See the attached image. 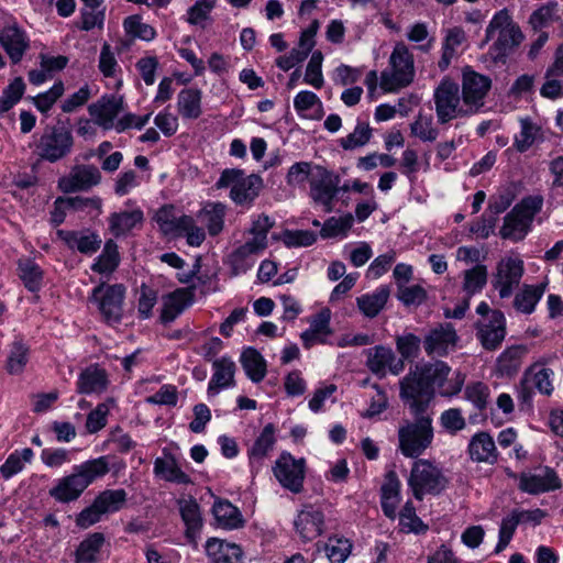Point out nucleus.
<instances>
[{
    "label": "nucleus",
    "instance_id": "obj_1",
    "mask_svg": "<svg viewBox=\"0 0 563 563\" xmlns=\"http://www.w3.org/2000/svg\"><path fill=\"white\" fill-rule=\"evenodd\" d=\"M450 372V366L443 361L416 366L400 382V398L402 401L413 402L419 410L421 406L429 408L435 388L441 396L457 395L462 390L465 376L457 372L454 377L448 379Z\"/></svg>",
    "mask_w": 563,
    "mask_h": 563
},
{
    "label": "nucleus",
    "instance_id": "obj_2",
    "mask_svg": "<svg viewBox=\"0 0 563 563\" xmlns=\"http://www.w3.org/2000/svg\"><path fill=\"white\" fill-rule=\"evenodd\" d=\"M408 405L413 420H404L398 429V449L406 457H419L432 443L433 427L432 418L426 407L413 406V402L404 401Z\"/></svg>",
    "mask_w": 563,
    "mask_h": 563
},
{
    "label": "nucleus",
    "instance_id": "obj_3",
    "mask_svg": "<svg viewBox=\"0 0 563 563\" xmlns=\"http://www.w3.org/2000/svg\"><path fill=\"white\" fill-rule=\"evenodd\" d=\"M522 40L523 34L520 27L514 22L508 10L503 9L496 12L489 21L481 47L489 41H494L489 53L495 60H501L520 45Z\"/></svg>",
    "mask_w": 563,
    "mask_h": 563
},
{
    "label": "nucleus",
    "instance_id": "obj_4",
    "mask_svg": "<svg viewBox=\"0 0 563 563\" xmlns=\"http://www.w3.org/2000/svg\"><path fill=\"white\" fill-rule=\"evenodd\" d=\"M415 59L404 42H397L389 56L388 68L380 73V88L395 92L408 87L415 79Z\"/></svg>",
    "mask_w": 563,
    "mask_h": 563
},
{
    "label": "nucleus",
    "instance_id": "obj_5",
    "mask_svg": "<svg viewBox=\"0 0 563 563\" xmlns=\"http://www.w3.org/2000/svg\"><path fill=\"white\" fill-rule=\"evenodd\" d=\"M543 207V198L539 195L521 199L504 218L499 234L504 240L522 241L530 232L534 217Z\"/></svg>",
    "mask_w": 563,
    "mask_h": 563
},
{
    "label": "nucleus",
    "instance_id": "obj_6",
    "mask_svg": "<svg viewBox=\"0 0 563 563\" xmlns=\"http://www.w3.org/2000/svg\"><path fill=\"white\" fill-rule=\"evenodd\" d=\"M448 485L449 478L437 464L426 459L413 462L408 486L417 500H422L426 495L438 496L446 489Z\"/></svg>",
    "mask_w": 563,
    "mask_h": 563
},
{
    "label": "nucleus",
    "instance_id": "obj_7",
    "mask_svg": "<svg viewBox=\"0 0 563 563\" xmlns=\"http://www.w3.org/2000/svg\"><path fill=\"white\" fill-rule=\"evenodd\" d=\"M217 188H231L230 198L239 206L252 205L263 188V179L256 174L245 175L243 169L227 168L216 183Z\"/></svg>",
    "mask_w": 563,
    "mask_h": 563
},
{
    "label": "nucleus",
    "instance_id": "obj_8",
    "mask_svg": "<svg viewBox=\"0 0 563 563\" xmlns=\"http://www.w3.org/2000/svg\"><path fill=\"white\" fill-rule=\"evenodd\" d=\"M461 99L462 95H460V87L456 82L449 78L440 81L433 92L438 123L446 124L456 118L472 114L464 103L461 104Z\"/></svg>",
    "mask_w": 563,
    "mask_h": 563
},
{
    "label": "nucleus",
    "instance_id": "obj_9",
    "mask_svg": "<svg viewBox=\"0 0 563 563\" xmlns=\"http://www.w3.org/2000/svg\"><path fill=\"white\" fill-rule=\"evenodd\" d=\"M71 131L64 125H48L36 143V153L41 159L56 163L67 157L74 147Z\"/></svg>",
    "mask_w": 563,
    "mask_h": 563
},
{
    "label": "nucleus",
    "instance_id": "obj_10",
    "mask_svg": "<svg viewBox=\"0 0 563 563\" xmlns=\"http://www.w3.org/2000/svg\"><path fill=\"white\" fill-rule=\"evenodd\" d=\"M124 297L125 287L122 284L101 283L92 289L90 300L97 305L104 322L115 324L120 323L123 317Z\"/></svg>",
    "mask_w": 563,
    "mask_h": 563
},
{
    "label": "nucleus",
    "instance_id": "obj_11",
    "mask_svg": "<svg viewBox=\"0 0 563 563\" xmlns=\"http://www.w3.org/2000/svg\"><path fill=\"white\" fill-rule=\"evenodd\" d=\"M340 176L328 168L316 165L310 183L309 196L314 203L320 205L325 212L334 208V200L340 192Z\"/></svg>",
    "mask_w": 563,
    "mask_h": 563
},
{
    "label": "nucleus",
    "instance_id": "obj_12",
    "mask_svg": "<svg viewBox=\"0 0 563 563\" xmlns=\"http://www.w3.org/2000/svg\"><path fill=\"white\" fill-rule=\"evenodd\" d=\"M525 273L523 261L518 257L500 260L492 276V287L498 291L501 299L509 298L519 286Z\"/></svg>",
    "mask_w": 563,
    "mask_h": 563
},
{
    "label": "nucleus",
    "instance_id": "obj_13",
    "mask_svg": "<svg viewBox=\"0 0 563 563\" xmlns=\"http://www.w3.org/2000/svg\"><path fill=\"white\" fill-rule=\"evenodd\" d=\"M273 473L285 489L294 494H299L302 490L306 474L303 459H295L290 453L283 452L275 461Z\"/></svg>",
    "mask_w": 563,
    "mask_h": 563
},
{
    "label": "nucleus",
    "instance_id": "obj_14",
    "mask_svg": "<svg viewBox=\"0 0 563 563\" xmlns=\"http://www.w3.org/2000/svg\"><path fill=\"white\" fill-rule=\"evenodd\" d=\"M492 87L489 77L465 67L462 77V100L472 114L478 112L484 106L485 97Z\"/></svg>",
    "mask_w": 563,
    "mask_h": 563
},
{
    "label": "nucleus",
    "instance_id": "obj_15",
    "mask_svg": "<svg viewBox=\"0 0 563 563\" xmlns=\"http://www.w3.org/2000/svg\"><path fill=\"white\" fill-rule=\"evenodd\" d=\"M124 108V98L121 95H103L88 106V113L95 123L108 131L115 130V119Z\"/></svg>",
    "mask_w": 563,
    "mask_h": 563
},
{
    "label": "nucleus",
    "instance_id": "obj_16",
    "mask_svg": "<svg viewBox=\"0 0 563 563\" xmlns=\"http://www.w3.org/2000/svg\"><path fill=\"white\" fill-rule=\"evenodd\" d=\"M476 338L487 351L497 350L506 336V318L500 310H495L489 319H478L475 323Z\"/></svg>",
    "mask_w": 563,
    "mask_h": 563
},
{
    "label": "nucleus",
    "instance_id": "obj_17",
    "mask_svg": "<svg viewBox=\"0 0 563 563\" xmlns=\"http://www.w3.org/2000/svg\"><path fill=\"white\" fill-rule=\"evenodd\" d=\"M294 527L303 542L312 541L324 532V514L314 505H305L296 516Z\"/></svg>",
    "mask_w": 563,
    "mask_h": 563
},
{
    "label": "nucleus",
    "instance_id": "obj_18",
    "mask_svg": "<svg viewBox=\"0 0 563 563\" xmlns=\"http://www.w3.org/2000/svg\"><path fill=\"white\" fill-rule=\"evenodd\" d=\"M367 368L376 376L383 378L387 372L398 375L405 369V363L402 360L397 358L394 351L384 345H376L366 351Z\"/></svg>",
    "mask_w": 563,
    "mask_h": 563
},
{
    "label": "nucleus",
    "instance_id": "obj_19",
    "mask_svg": "<svg viewBox=\"0 0 563 563\" xmlns=\"http://www.w3.org/2000/svg\"><path fill=\"white\" fill-rule=\"evenodd\" d=\"M518 487L521 492L538 495L561 488L562 482L553 468L544 466L537 473H521Z\"/></svg>",
    "mask_w": 563,
    "mask_h": 563
},
{
    "label": "nucleus",
    "instance_id": "obj_20",
    "mask_svg": "<svg viewBox=\"0 0 563 563\" xmlns=\"http://www.w3.org/2000/svg\"><path fill=\"white\" fill-rule=\"evenodd\" d=\"M0 45L9 56L12 64H19L30 48V38L26 32L16 22L8 24L0 30Z\"/></svg>",
    "mask_w": 563,
    "mask_h": 563
},
{
    "label": "nucleus",
    "instance_id": "obj_21",
    "mask_svg": "<svg viewBox=\"0 0 563 563\" xmlns=\"http://www.w3.org/2000/svg\"><path fill=\"white\" fill-rule=\"evenodd\" d=\"M457 334L451 323H441L431 329L423 340L426 353L437 356H444L457 342Z\"/></svg>",
    "mask_w": 563,
    "mask_h": 563
},
{
    "label": "nucleus",
    "instance_id": "obj_22",
    "mask_svg": "<svg viewBox=\"0 0 563 563\" xmlns=\"http://www.w3.org/2000/svg\"><path fill=\"white\" fill-rule=\"evenodd\" d=\"M181 520L186 527L185 538L188 543L197 548L198 540L202 530L203 521L201 517L200 506L192 497L181 498L177 501Z\"/></svg>",
    "mask_w": 563,
    "mask_h": 563
},
{
    "label": "nucleus",
    "instance_id": "obj_23",
    "mask_svg": "<svg viewBox=\"0 0 563 563\" xmlns=\"http://www.w3.org/2000/svg\"><path fill=\"white\" fill-rule=\"evenodd\" d=\"M162 452L163 456L156 457L154 461V475L168 483L178 485L191 484L190 476L181 470L173 452L167 448H164Z\"/></svg>",
    "mask_w": 563,
    "mask_h": 563
},
{
    "label": "nucleus",
    "instance_id": "obj_24",
    "mask_svg": "<svg viewBox=\"0 0 563 563\" xmlns=\"http://www.w3.org/2000/svg\"><path fill=\"white\" fill-rule=\"evenodd\" d=\"M58 239H60L68 249L76 250L82 254L91 255L101 246V239L98 233L90 230H57Z\"/></svg>",
    "mask_w": 563,
    "mask_h": 563
},
{
    "label": "nucleus",
    "instance_id": "obj_25",
    "mask_svg": "<svg viewBox=\"0 0 563 563\" xmlns=\"http://www.w3.org/2000/svg\"><path fill=\"white\" fill-rule=\"evenodd\" d=\"M108 373L98 364L89 365L78 375L76 391L81 395H101L109 386Z\"/></svg>",
    "mask_w": 563,
    "mask_h": 563
},
{
    "label": "nucleus",
    "instance_id": "obj_26",
    "mask_svg": "<svg viewBox=\"0 0 563 563\" xmlns=\"http://www.w3.org/2000/svg\"><path fill=\"white\" fill-rule=\"evenodd\" d=\"M196 285L178 288L167 295L163 302L161 321L165 324L173 322L186 308L190 307L195 298Z\"/></svg>",
    "mask_w": 563,
    "mask_h": 563
},
{
    "label": "nucleus",
    "instance_id": "obj_27",
    "mask_svg": "<svg viewBox=\"0 0 563 563\" xmlns=\"http://www.w3.org/2000/svg\"><path fill=\"white\" fill-rule=\"evenodd\" d=\"M467 453L473 462L485 463L488 465L496 464L499 456L495 440L485 431L476 432L471 438L467 445Z\"/></svg>",
    "mask_w": 563,
    "mask_h": 563
},
{
    "label": "nucleus",
    "instance_id": "obj_28",
    "mask_svg": "<svg viewBox=\"0 0 563 563\" xmlns=\"http://www.w3.org/2000/svg\"><path fill=\"white\" fill-rule=\"evenodd\" d=\"M101 180V174L95 165H77L69 176L60 181V187L65 192L88 190L98 185Z\"/></svg>",
    "mask_w": 563,
    "mask_h": 563
},
{
    "label": "nucleus",
    "instance_id": "obj_29",
    "mask_svg": "<svg viewBox=\"0 0 563 563\" xmlns=\"http://www.w3.org/2000/svg\"><path fill=\"white\" fill-rule=\"evenodd\" d=\"M331 311L328 308L320 310L312 316L310 327L300 334L305 349H311L316 344H325L332 334L330 328Z\"/></svg>",
    "mask_w": 563,
    "mask_h": 563
},
{
    "label": "nucleus",
    "instance_id": "obj_30",
    "mask_svg": "<svg viewBox=\"0 0 563 563\" xmlns=\"http://www.w3.org/2000/svg\"><path fill=\"white\" fill-rule=\"evenodd\" d=\"M276 441V428L273 423H267L247 450L250 465L253 470H258L263 465L264 460L273 451Z\"/></svg>",
    "mask_w": 563,
    "mask_h": 563
},
{
    "label": "nucleus",
    "instance_id": "obj_31",
    "mask_svg": "<svg viewBox=\"0 0 563 563\" xmlns=\"http://www.w3.org/2000/svg\"><path fill=\"white\" fill-rule=\"evenodd\" d=\"M213 374L208 384V394L217 395L221 389L235 385V363L228 356L217 358L212 363Z\"/></svg>",
    "mask_w": 563,
    "mask_h": 563
},
{
    "label": "nucleus",
    "instance_id": "obj_32",
    "mask_svg": "<svg viewBox=\"0 0 563 563\" xmlns=\"http://www.w3.org/2000/svg\"><path fill=\"white\" fill-rule=\"evenodd\" d=\"M85 490L84 485L73 471L69 475L58 478L48 490V495L58 503L68 504L77 500Z\"/></svg>",
    "mask_w": 563,
    "mask_h": 563
},
{
    "label": "nucleus",
    "instance_id": "obj_33",
    "mask_svg": "<svg viewBox=\"0 0 563 563\" xmlns=\"http://www.w3.org/2000/svg\"><path fill=\"white\" fill-rule=\"evenodd\" d=\"M227 207L222 202H207L198 212L197 219L212 238L218 236L224 229Z\"/></svg>",
    "mask_w": 563,
    "mask_h": 563
},
{
    "label": "nucleus",
    "instance_id": "obj_34",
    "mask_svg": "<svg viewBox=\"0 0 563 563\" xmlns=\"http://www.w3.org/2000/svg\"><path fill=\"white\" fill-rule=\"evenodd\" d=\"M104 544L106 537L102 532L87 534L75 550V563H98Z\"/></svg>",
    "mask_w": 563,
    "mask_h": 563
},
{
    "label": "nucleus",
    "instance_id": "obj_35",
    "mask_svg": "<svg viewBox=\"0 0 563 563\" xmlns=\"http://www.w3.org/2000/svg\"><path fill=\"white\" fill-rule=\"evenodd\" d=\"M466 33L460 26H454L445 31L442 42L441 57L438 62L440 71H445L452 60L457 57V48L466 42Z\"/></svg>",
    "mask_w": 563,
    "mask_h": 563
},
{
    "label": "nucleus",
    "instance_id": "obj_36",
    "mask_svg": "<svg viewBox=\"0 0 563 563\" xmlns=\"http://www.w3.org/2000/svg\"><path fill=\"white\" fill-rule=\"evenodd\" d=\"M202 91L198 88H184L177 95V112L183 120H197L202 114Z\"/></svg>",
    "mask_w": 563,
    "mask_h": 563
},
{
    "label": "nucleus",
    "instance_id": "obj_37",
    "mask_svg": "<svg viewBox=\"0 0 563 563\" xmlns=\"http://www.w3.org/2000/svg\"><path fill=\"white\" fill-rule=\"evenodd\" d=\"M400 501V481L396 472L390 471L385 476V483L380 488V506L387 518L394 519Z\"/></svg>",
    "mask_w": 563,
    "mask_h": 563
},
{
    "label": "nucleus",
    "instance_id": "obj_38",
    "mask_svg": "<svg viewBox=\"0 0 563 563\" xmlns=\"http://www.w3.org/2000/svg\"><path fill=\"white\" fill-rule=\"evenodd\" d=\"M110 457L108 455H102L97 459H91L86 462H82L79 465H75L73 471L76 473L77 477L84 485L85 489L88 488L93 482L99 478H102L110 471Z\"/></svg>",
    "mask_w": 563,
    "mask_h": 563
},
{
    "label": "nucleus",
    "instance_id": "obj_39",
    "mask_svg": "<svg viewBox=\"0 0 563 563\" xmlns=\"http://www.w3.org/2000/svg\"><path fill=\"white\" fill-rule=\"evenodd\" d=\"M265 247L252 239L236 247L229 257V263L235 275L245 273L254 264V257L261 254Z\"/></svg>",
    "mask_w": 563,
    "mask_h": 563
},
{
    "label": "nucleus",
    "instance_id": "obj_40",
    "mask_svg": "<svg viewBox=\"0 0 563 563\" xmlns=\"http://www.w3.org/2000/svg\"><path fill=\"white\" fill-rule=\"evenodd\" d=\"M212 514L217 525L227 530L243 527L244 520L238 507L225 499H218L212 506Z\"/></svg>",
    "mask_w": 563,
    "mask_h": 563
},
{
    "label": "nucleus",
    "instance_id": "obj_41",
    "mask_svg": "<svg viewBox=\"0 0 563 563\" xmlns=\"http://www.w3.org/2000/svg\"><path fill=\"white\" fill-rule=\"evenodd\" d=\"M294 108L300 117L312 120H320L324 114L320 98L309 90H301L295 96Z\"/></svg>",
    "mask_w": 563,
    "mask_h": 563
},
{
    "label": "nucleus",
    "instance_id": "obj_42",
    "mask_svg": "<svg viewBox=\"0 0 563 563\" xmlns=\"http://www.w3.org/2000/svg\"><path fill=\"white\" fill-rule=\"evenodd\" d=\"M547 285L541 283L538 285H525L522 289L515 295L514 308L525 314H530L534 311L537 303L544 295Z\"/></svg>",
    "mask_w": 563,
    "mask_h": 563
},
{
    "label": "nucleus",
    "instance_id": "obj_43",
    "mask_svg": "<svg viewBox=\"0 0 563 563\" xmlns=\"http://www.w3.org/2000/svg\"><path fill=\"white\" fill-rule=\"evenodd\" d=\"M143 219V212L139 209L114 212L109 217V229L115 238H120L141 224Z\"/></svg>",
    "mask_w": 563,
    "mask_h": 563
},
{
    "label": "nucleus",
    "instance_id": "obj_44",
    "mask_svg": "<svg viewBox=\"0 0 563 563\" xmlns=\"http://www.w3.org/2000/svg\"><path fill=\"white\" fill-rule=\"evenodd\" d=\"M240 362L246 376L253 383H260L265 378L267 372L266 361L254 347L245 349L241 354Z\"/></svg>",
    "mask_w": 563,
    "mask_h": 563
},
{
    "label": "nucleus",
    "instance_id": "obj_45",
    "mask_svg": "<svg viewBox=\"0 0 563 563\" xmlns=\"http://www.w3.org/2000/svg\"><path fill=\"white\" fill-rule=\"evenodd\" d=\"M18 275L24 287L31 292H37L42 288L44 273L40 265L30 257L18 261Z\"/></svg>",
    "mask_w": 563,
    "mask_h": 563
},
{
    "label": "nucleus",
    "instance_id": "obj_46",
    "mask_svg": "<svg viewBox=\"0 0 563 563\" xmlns=\"http://www.w3.org/2000/svg\"><path fill=\"white\" fill-rule=\"evenodd\" d=\"M389 297L387 287H379L372 294H364L356 298L361 312L367 318H375L385 307Z\"/></svg>",
    "mask_w": 563,
    "mask_h": 563
},
{
    "label": "nucleus",
    "instance_id": "obj_47",
    "mask_svg": "<svg viewBox=\"0 0 563 563\" xmlns=\"http://www.w3.org/2000/svg\"><path fill=\"white\" fill-rule=\"evenodd\" d=\"M488 272L483 264H477L463 273L462 290L466 299L481 292L487 284Z\"/></svg>",
    "mask_w": 563,
    "mask_h": 563
},
{
    "label": "nucleus",
    "instance_id": "obj_48",
    "mask_svg": "<svg viewBox=\"0 0 563 563\" xmlns=\"http://www.w3.org/2000/svg\"><path fill=\"white\" fill-rule=\"evenodd\" d=\"M120 264V254L118 245L113 240H108L104 243L101 254L95 260L91 265V271L98 274H112Z\"/></svg>",
    "mask_w": 563,
    "mask_h": 563
},
{
    "label": "nucleus",
    "instance_id": "obj_49",
    "mask_svg": "<svg viewBox=\"0 0 563 563\" xmlns=\"http://www.w3.org/2000/svg\"><path fill=\"white\" fill-rule=\"evenodd\" d=\"M526 349L521 345L507 347L497 358L496 368L501 376L515 375L522 362Z\"/></svg>",
    "mask_w": 563,
    "mask_h": 563
},
{
    "label": "nucleus",
    "instance_id": "obj_50",
    "mask_svg": "<svg viewBox=\"0 0 563 563\" xmlns=\"http://www.w3.org/2000/svg\"><path fill=\"white\" fill-rule=\"evenodd\" d=\"M184 216H177L173 205H165L156 211L154 219L164 234L176 236L180 232Z\"/></svg>",
    "mask_w": 563,
    "mask_h": 563
},
{
    "label": "nucleus",
    "instance_id": "obj_51",
    "mask_svg": "<svg viewBox=\"0 0 563 563\" xmlns=\"http://www.w3.org/2000/svg\"><path fill=\"white\" fill-rule=\"evenodd\" d=\"M410 133L422 142H434L439 136V130L434 125L432 114L419 112L410 123Z\"/></svg>",
    "mask_w": 563,
    "mask_h": 563
},
{
    "label": "nucleus",
    "instance_id": "obj_52",
    "mask_svg": "<svg viewBox=\"0 0 563 563\" xmlns=\"http://www.w3.org/2000/svg\"><path fill=\"white\" fill-rule=\"evenodd\" d=\"M128 499V494L124 489H106L101 492L93 501L96 503V507L98 506L99 509L103 515L106 514H113L123 508Z\"/></svg>",
    "mask_w": 563,
    "mask_h": 563
},
{
    "label": "nucleus",
    "instance_id": "obj_53",
    "mask_svg": "<svg viewBox=\"0 0 563 563\" xmlns=\"http://www.w3.org/2000/svg\"><path fill=\"white\" fill-rule=\"evenodd\" d=\"M33 455L34 453L30 448H24L21 451H14L0 466L1 476L4 479L13 477L24 468L25 463H30L32 461Z\"/></svg>",
    "mask_w": 563,
    "mask_h": 563
},
{
    "label": "nucleus",
    "instance_id": "obj_54",
    "mask_svg": "<svg viewBox=\"0 0 563 563\" xmlns=\"http://www.w3.org/2000/svg\"><path fill=\"white\" fill-rule=\"evenodd\" d=\"M316 165L311 162H297L292 164L286 175L287 185L294 188H302L307 181L310 184Z\"/></svg>",
    "mask_w": 563,
    "mask_h": 563
},
{
    "label": "nucleus",
    "instance_id": "obj_55",
    "mask_svg": "<svg viewBox=\"0 0 563 563\" xmlns=\"http://www.w3.org/2000/svg\"><path fill=\"white\" fill-rule=\"evenodd\" d=\"M354 222V218L351 213H346L339 218L331 217L323 223L320 235L323 239L334 238V236H346L347 232L351 230Z\"/></svg>",
    "mask_w": 563,
    "mask_h": 563
},
{
    "label": "nucleus",
    "instance_id": "obj_56",
    "mask_svg": "<svg viewBox=\"0 0 563 563\" xmlns=\"http://www.w3.org/2000/svg\"><path fill=\"white\" fill-rule=\"evenodd\" d=\"M330 563H344L352 551V543L345 538L331 537L324 544Z\"/></svg>",
    "mask_w": 563,
    "mask_h": 563
},
{
    "label": "nucleus",
    "instance_id": "obj_57",
    "mask_svg": "<svg viewBox=\"0 0 563 563\" xmlns=\"http://www.w3.org/2000/svg\"><path fill=\"white\" fill-rule=\"evenodd\" d=\"M29 361V346L22 340H15L12 343L10 354L7 361V369L10 374H20L23 372Z\"/></svg>",
    "mask_w": 563,
    "mask_h": 563
},
{
    "label": "nucleus",
    "instance_id": "obj_58",
    "mask_svg": "<svg viewBox=\"0 0 563 563\" xmlns=\"http://www.w3.org/2000/svg\"><path fill=\"white\" fill-rule=\"evenodd\" d=\"M98 68L106 78H115L118 74H121V67L117 60L115 53L108 42H104L101 46Z\"/></svg>",
    "mask_w": 563,
    "mask_h": 563
},
{
    "label": "nucleus",
    "instance_id": "obj_59",
    "mask_svg": "<svg viewBox=\"0 0 563 563\" xmlns=\"http://www.w3.org/2000/svg\"><path fill=\"white\" fill-rule=\"evenodd\" d=\"M372 137V129L365 123L358 121L354 131L340 140V145L346 151L364 146Z\"/></svg>",
    "mask_w": 563,
    "mask_h": 563
},
{
    "label": "nucleus",
    "instance_id": "obj_60",
    "mask_svg": "<svg viewBox=\"0 0 563 563\" xmlns=\"http://www.w3.org/2000/svg\"><path fill=\"white\" fill-rule=\"evenodd\" d=\"M408 41L418 43L417 48L423 53L430 52L434 46V37L429 35L428 26L424 22H417L408 27L406 34Z\"/></svg>",
    "mask_w": 563,
    "mask_h": 563
},
{
    "label": "nucleus",
    "instance_id": "obj_61",
    "mask_svg": "<svg viewBox=\"0 0 563 563\" xmlns=\"http://www.w3.org/2000/svg\"><path fill=\"white\" fill-rule=\"evenodd\" d=\"M519 525L518 517L514 510L503 518L498 532V542L494 551L496 554L500 553L508 547Z\"/></svg>",
    "mask_w": 563,
    "mask_h": 563
},
{
    "label": "nucleus",
    "instance_id": "obj_62",
    "mask_svg": "<svg viewBox=\"0 0 563 563\" xmlns=\"http://www.w3.org/2000/svg\"><path fill=\"white\" fill-rule=\"evenodd\" d=\"M106 20V9H80L79 20L76 21V27L81 31H91L93 29L102 30Z\"/></svg>",
    "mask_w": 563,
    "mask_h": 563
},
{
    "label": "nucleus",
    "instance_id": "obj_63",
    "mask_svg": "<svg viewBox=\"0 0 563 563\" xmlns=\"http://www.w3.org/2000/svg\"><path fill=\"white\" fill-rule=\"evenodd\" d=\"M322 53L320 51L313 52L310 60L308 62L303 77L305 84L310 85L316 89H320L324 84L322 75Z\"/></svg>",
    "mask_w": 563,
    "mask_h": 563
},
{
    "label": "nucleus",
    "instance_id": "obj_64",
    "mask_svg": "<svg viewBox=\"0 0 563 563\" xmlns=\"http://www.w3.org/2000/svg\"><path fill=\"white\" fill-rule=\"evenodd\" d=\"M421 339L413 333H406L396 338V349L401 355L400 360L412 361L420 352Z\"/></svg>",
    "mask_w": 563,
    "mask_h": 563
}]
</instances>
